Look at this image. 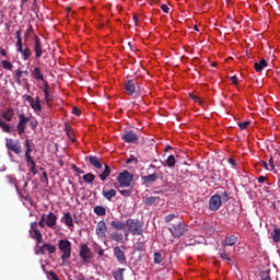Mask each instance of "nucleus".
I'll use <instances>...</instances> for the list:
<instances>
[{
  "label": "nucleus",
  "instance_id": "1",
  "mask_svg": "<svg viewBox=\"0 0 280 280\" xmlns=\"http://www.w3.org/2000/svg\"><path fill=\"white\" fill-rule=\"evenodd\" d=\"M173 220H176V222L172 223ZM164 222L165 224L172 223L171 226L168 228V231L171 235H173L177 240L183 237V235H185V233L189 231V228L185 222L180 221V217L178 214H167L164 219Z\"/></svg>",
  "mask_w": 280,
  "mask_h": 280
},
{
  "label": "nucleus",
  "instance_id": "2",
  "mask_svg": "<svg viewBox=\"0 0 280 280\" xmlns=\"http://www.w3.org/2000/svg\"><path fill=\"white\" fill-rule=\"evenodd\" d=\"M126 226L128 229V232L131 233V235H142L143 234V226L141 225V222H139V220L127 219Z\"/></svg>",
  "mask_w": 280,
  "mask_h": 280
},
{
  "label": "nucleus",
  "instance_id": "3",
  "mask_svg": "<svg viewBox=\"0 0 280 280\" xmlns=\"http://www.w3.org/2000/svg\"><path fill=\"white\" fill-rule=\"evenodd\" d=\"M58 246L59 250L62 253L61 261L65 264V261L71 257V243L69 240H60Z\"/></svg>",
  "mask_w": 280,
  "mask_h": 280
},
{
  "label": "nucleus",
  "instance_id": "4",
  "mask_svg": "<svg viewBox=\"0 0 280 280\" xmlns=\"http://www.w3.org/2000/svg\"><path fill=\"white\" fill-rule=\"evenodd\" d=\"M133 178L135 176L128 171L120 173L117 178L120 185V189H124V187H130V185H132Z\"/></svg>",
  "mask_w": 280,
  "mask_h": 280
},
{
  "label": "nucleus",
  "instance_id": "5",
  "mask_svg": "<svg viewBox=\"0 0 280 280\" xmlns=\"http://www.w3.org/2000/svg\"><path fill=\"white\" fill-rule=\"evenodd\" d=\"M79 257L84 261V264H91V259H93V252L86 243L80 245Z\"/></svg>",
  "mask_w": 280,
  "mask_h": 280
},
{
  "label": "nucleus",
  "instance_id": "6",
  "mask_svg": "<svg viewBox=\"0 0 280 280\" xmlns=\"http://www.w3.org/2000/svg\"><path fill=\"white\" fill-rule=\"evenodd\" d=\"M30 235L32 240L36 241L37 246L43 244V234L40 233V230H38V222L31 223Z\"/></svg>",
  "mask_w": 280,
  "mask_h": 280
},
{
  "label": "nucleus",
  "instance_id": "7",
  "mask_svg": "<svg viewBox=\"0 0 280 280\" xmlns=\"http://www.w3.org/2000/svg\"><path fill=\"white\" fill-rule=\"evenodd\" d=\"M137 89H139V81H137V79H130L125 81V91L130 97H132V95H136Z\"/></svg>",
  "mask_w": 280,
  "mask_h": 280
},
{
  "label": "nucleus",
  "instance_id": "8",
  "mask_svg": "<svg viewBox=\"0 0 280 280\" xmlns=\"http://www.w3.org/2000/svg\"><path fill=\"white\" fill-rule=\"evenodd\" d=\"M28 121H30V117L25 116V114L19 115V122L16 126L19 135L25 133V130L27 129Z\"/></svg>",
  "mask_w": 280,
  "mask_h": 280
},
{
  "label": "nucleus",
  "instance_id": "9",
  "mask_svg": "<svg viewBox=\"0 0 280 280\" xmlns=\"http://www.w3.org/2000/svg\"><path fill=\"white\" fill-rule=\"evenodd\" d=\"M222 207V197L220 195H213L209 199V210L218 211Z\"/></svg>",
  "mask_w": 280,
  "mask_h": 280
},
{
  "label": "nucleus",
  "instance_id": "10",
  "mask_svg": "<svg viewBox=\"0 0 280 280\" xmlns=\"http://www.w3.org/2000/svg\"><path fill=\"white\" fill-rule=\"evenodd\" d=\"M56 250H57L56 245L45 243L43 246L37 247L36 255H45V253H49V255H54Z\"/></svg>",
  "mask_w": 280,
  "mask_h": 280
},
{
  "label": "nucleus",
  "instance_id": "11",
  "mask_svg": "<svg viewBox=\"0 0 280 280\" xmlns=\"http://www.w3.org/2000/svg\"><path fill=\"white\" fill-rule=\"evenodd\" d=\"M5 148L14 154H21V142L19 140L7 139Z\"/></svg>",
  "mask_w": 280,
  "mask_h": 280
},
{
  "label": "nucleus",
  "instance_id": "12",
  "mask_svg": "<svg viewBox=\"0 0 280 280\" xmlns=\"http://www.w3.org/2000/svg\"><path fill=\"white\" fill-rule=\"evenodd\" d=\"M122 141H125V143H138L139 142V136L137 133H135V131L129 130L127 132H125L121 137Z\"/></svg>",
  "mask_w": 280,
  "mask_h": 280
},
{
  "label": "nucleus",
  "instance_id": "13",
  "mask_svg": "<svg viewBox=\"0 0 280 280\" xmlns=\"http://www.w3.org/2000/svg\"><path fill=\"white\" fill-rule=\"evenodd\" d=\"M26 102L30 103L31 108H33L35 113L43 110V105H40V98L38 96L34 100V97L26 95Z\"/></svg>",
  "mask_w": 280,
  "mask_h": 280
},
{
  "label": "nucleus",
  "instance_id": "14",
  "mask_svg": "<svg viewBox=\"0 0 280 280\" xmlns=\"http://www.w3.org/2000/svg\"><path fill=\"white\" fill-rule=\"evenodd\" d=\"M108 232V226L106 225V221H100L96 225L95 233L97 237H106V233Z\"/></svg>",
  "mask_w": 280,
  "mask_h": 280
},
{
  "label": "nucleus",
  "instance_id": "15",
  "mask_svg": "<svg viewBox=\"0 0 280 280\" xmlns=\"http://www.w3.org/2000/svg\"><path fill=\"white\" fill-rule=\"evenodd\" d=\"M33 49L35 52V58L38 59L43 57V44L40 43V38L36 35Z\"/></svg>",
  "mask_w": 280,
  "mask_h": 280
},
{
  "label": "nucleus",
  "instance_id": "16",
  "mask_svg": "<svg viewBox=\"0 0 280 280\" xmlns=\"http://www.w3.org/2000/svg\"><path fill=\"white\" fill-rule=\"evenodd\" d=\"M16 51H19V54H22L23 60H30L32 56V50L30 49V47L27 46L23 47V44H21L20 46H16Z\"/></svg>",
  "mask_w": 280,
  "mask_h": 280
},
{
  "label": "nucleus",
  "instance_id": "17",
  "mask_svg": "<svg viewBox=\"0 0 280 280\" xmlns=\"http://www.w3.org/2000/svg\"><path fill=\"white\" fill-rule=\"evenodd\" d=\"M56 224H58V217L54 212H49L46 219V226L48 229H56Z\"/></svg>",
  "mask_w": 280,
  "mask_h": 280
},
{
  "label": "nucleus",
  "instance_id": "18",
  "mask_svg": "<svg viewBox=\"0 0 280 280\" xmlns=\"http://www.w3.org/2000/svg\"><path fill=\"white\" fill-rule=\"evenodd\" d=\"M25 159L27 167H30L32 174H38V171H36V162L34 161V158H32V153H25Z\"/></svg>",
  "mask_w": 280,
  "mask_h": 280
},
{
  "label": "nucleus",
  "instance_id": "19",
  "mask_svg": "<svg viewBox=\"0 0 280 280\" xmlns=\"http://www.w3.org/2000/svg\"><path fill=\"white\" fill-rule=\"evenodd\" d=\"M85 161H89V163L95 167V170H102V161H100V158L95 155H88L85 158Z\"/></svg>",
  "mask_w": 280,
  "mask_h": 280
},
{
  "label": "nucleus",
  "instance_id": "20",
  "mask_svg": "<svg viewBox=\"0 0 280 280\" xmlns=\"http://www.w3.org/2000/svg\"><path fill=\"white\" fill-rule=\"evenodd\" d=\"M61 222L68 226V229H71L73 231V217L71 215V212H66L63 217L61 218Z\"/></svg>",
  "mask_w": 280,
  "mask_h": 280
},
{
  "label": "nucleus",
  "instance_id": "21",
  "mask_svg": "<svg viewBox=\"0 0 280 280\" xmlns=\"http://www.w3.org/2000/svg\"><path fill=\"white\" fill-rule=\"evenodd\" d=\"M114 256L119 264H124L126 261V254L124 253V250H121V247L119 246H116L114 248Z\"/></svg>",
  "mask_w": 280,
  "mask_h": 280
},
{
  "label": "nucleus",
  "instance_id": "22",
  "mask_svg": "<svg viewBox=\"0 0 280 280\" xmlns=\"http://www.w3.org/2000/svg\"><path fill=\"white\" fill-rule=\"evenodd\" d=\"M156 180H159V175H156V173L142 176L143 185H152V183H156Z\"/></svg>",
  "mask_w": 280,
  "mask_h": 280
},
{
  "label": "nucleus",
  "instance_id": "23",
  "mask_svg": "<svg viewBox=\"0 0 280 280\" xmlns=\"http://www.w3.org/2000/svg\"><path fill=\"white\" fill-rule=\"evenodd\" d=\"M102 196L105 198V200H108L109 202L113 201L115 196H117V190L115 189H109V190H102Z\"/></svg>",
  "mask_w": 280,
  "mask_h": 280
},
{
  "label": "nucleus",
  "instance_id": "24",
  "mask_svg": "<svg viewBox=\"0 0 280 280\" xmlns=\"http://www.w3.org/2000/svg\"><path fill=\"white\" fill-rule=\"evenodd\" d=\"M112 229L115 231H126V222L114 220L110 222Z\"/></svg>",
  "mask_w": 280,
  "mask_h": 280
},
{
  "label": "nucleus",
  "instance_id": "25",
  "mask_svg": "<svg viewBox=\"0 0 280 280\" xmlns=\"http://www.w3.org/2000/svg\"><path fill=\"white\" fill-rule=\"evenodd\" d=\"M32 77L35 80H40L42 82H45V74H43V70L40 68L35 67L32 71Z\"/></svg>",
  "mask_w": 280,
  "mask_h": 280
},
{
  "label": "nucleus",
  "instance_id": "26",
  "mask_svg": "<svg viewBox=\"0 0 280 280\" xmlns=\"http://www.w3.org/2000/svg\"><path fill=\"white\" fill-rule=\"evenodd\" d=\"M144 205L147 207H152V205H161V197H147Z\"/></svg>",
  "mask_w": 280,
  "mask_h": 280
},
{
  "label": "nucleus",
  "instance_id": "27",
  "mask_svg": "<svg viewBox=\"0 0 280 280\" xmlns=\"http://www.w3.org/2000/svg\"><path fill=\"white\" fill-rule=\"evenodd\" d=\"M124 272H126V268H118L112 271V276L115 280H124Z\"/></svg>",
  "mask_w": 280,
  "mask_h": 280
},
{
  "label": "nucleus",
  "instance_id": "28",
  "mask_svg": "<svg viewBox=\"0 0 280 280\" xmlns=\"http://www.w3.org/2000/svg\"><path fill=\"white\" fill-rule=\"evenodd\" d=\"M254 67L258 73H261V71H264V68L268 67V61H266V59H261L259 62H255Z\"/></svg>",
  "mask_w": 280,
  "mask_h": 280
},
{
  "label": "nucleus",
  "instance_id": "29",
  "mask_svg": "<svg viewBox=\"0 0 280 280\" xmlns=\"http://www.w3.org/2000/svg\"><path fill=\"white\" fill-rule=\"evenodd\" d=\"M2 118L5 119V121H12L14 118V109L12 107H9L3 114Z\"/></svg>",
  "mask_w": 280,
  "mask_h": 280
},
{
  "label": "nucleus",
  "instance_id": "30",
  "mask_svg": "<svg viewBox=\"0 0 280 280\" xmlns=\"http://www.w3.org/2000/svg\"><path fill=\"white\" fill-rule=\"evenodd\" d=\"M110 176V166L108 164H105L103 173L98 174V177L101 180H106Z\"/></svg>",
  "mask_w": 280,
  "mask_h": 280
},
{
  "label": "nucleus",
  "instance_id": "31",
  "mask_svg": "<svg viewBox=\"0 0 280 280\" xmlns=\"http://www.w3.org/2000/svg\"><path fill=\"white\" fill-rule=\"evenodd\" d=\"M66 135L70 141L75 142V138L73 136V128L70 127V125L65 126Z\"/></svg>",
  "mask_w": 280,
  "mask_h": 280
},
{
  "label": "nucleus",
  "instance_id": "32",
  "mask_svg": "<svg viewBox=\"0 0 280 280\" xmlns=\"http://www.w3.org/2000/svg\"><path fill=\"white\" fill-rule=\"evenodd\" d=\"M237 244V236L236 235H230L225 238V246H235Z\"/></svg>",
  "mask_w": 280,
  "mask_h": 280
},
{
  "label": "nucleus",
  "instance_id": "33",
  "mask_svg": "<svg viewBox=\"0 0 280 280\" xmlns=\"http://www.w3.org/2000/svg\"><path fill=\"white\" fill-rule=\"evenodd\" d=\"M0 65L5 71H12V69H14V65H12V62L9 60H1Z\"/></svg>",
  "mask_w": 280,
  "mask_h": 280
},
{
  "label": "nucleus",
  "instance_id": "34",
  "mask_svg": "<svg viewBox=\"0 0 280 280\" xmlns=\"http://www.w3.org/2000/svg\"><path fill=\"white\" fill-rule=\"evenodd\" d=\"M0 128L1 130H3V132H8V133L12 132V127L8 122H5V120L3 119H0Z\"/></svg>",
  "mask_w": 280,
  "mask_h": 280
},
{
  "label": "nucleus",
  "instance_id": "35",
  "mask_svg": "<svg viewBox=\"0 0 280 280\" xmlns=\"http://www.w3.org/2000/svg\"><path fill=\"white\" fill-rule=\"evenodd\" d=\"M145 243L144 242H138L133 245V250L136 252H141V253H145Z\"/></svg>",
  "mask_w": 280,
  "mask_h": 280
},
{
  "label": "nucleus",
  "instance_id": "36",
  "mask_svg": "<svg viewBox=\"0 0 280 280\" xmlns=\"http://www.w3.org/2000/svg\"><path fill=\"white\" fill-rule=\"evenodd\" d=\"M271 237L276 244L280 242V228H275Z\"/></svg>",
  "mask_w": 280,
  "mask_h": 280
},
{
  "label": "nucleus",
  "instance_id": "37",
  "mask_svg": "<svg viewBox=\"0 0 280 280\" xmlns=\"http://www.w3.org/2000/svg\"><path fill=\"white\" fill-rule=\"evenodd\" d=\"M94 213L98 217L106 215V208H104L103 206H96L94 208Z\"/></svg>",
  "mask_w": 280,
  "mask_h": 280
},
{
  "label": "nucleus",
  "instance_id": "38",
  "mask_svg": "<svg viewBox=\"0 0 280 280\" xmlns=\"http://www.w3.org/2000/svg\"><path fill=\"white\" fill-rule=\"evenodd\" d=\"M83 180L84 183H94L95 182V175L93 173H88L85 175H83Z\"/></svg>",
  "mask_w": 280,
  "mask_h": 280
},
{
  "label": "nucleus",
  "instance_id": "39",
  "mask_svg": "<svg viewBox=\"0 0 280 280\" xmlns=\"http://www.w3.org/2000/svg\"><path fill=\"white\" fill-rule=\"evenodd\" d=\"M153 261L154 264H162L163 262V255L161 254V252H155L153 254Z\"/></svg>",
  "mask_w": 280,
  "mask_h": 280
},
{
  "label": "nucleus",
  "instance_id": "40",
  "mask_svg": "<svg viewBox=\"0 0 280 280\" xmlns=\"http://www.w3.org/2000/svg\"><path fill=\"white\" fill-rule=\"evenodd\" d=\"M118 191L125 198H130V196H132V189H121V188H118Z\"/></svg>",
  "mask_w": 280,
  "mask_h": 280
},
{
  "label": "nucleus",
  "instance_id": "41",
  "mask_svg": "<svg viewBox=\"0 0 280 280\" xmlns=\"http://www.w3.org/2000/svg\"><path fill=\"white\" fill-rule=\"evenodd\" d=\"M166 165L167 167H174V165H176V158L174 155H170L166 159Z\"/></svg>",
  "mask_w": 280,
  "mask_h": 280
},
{
  "label": "nucleus",
  "instance_id": "42",
  "mask_svg": "<svg viewBox=\"0 0 280 280\" xmlns=\"http://www.w3.org/2000/svg\"><path fill=\"white\" fill-rule=\"evenodd\" d=\"M259 277H260L261 280H272V279L270 278V270L261 271V272L259 273Z\"/></svg>",
  "mask_w": 280,
  "mask_h": 280
},
{
  "label": "nucleus",
  "instance_id": "43",
  "mask_svg": "<svg viewBox=\"0 0 280 280\" xmlns=\"http://www.w3.org/2000/svg\"><path fill=\"white\" fill-rule=\"evenodd\" d=\"M15 38L18 40L16 44H15V47H19L20 45H23V39L21 38V30L16 31Z\"/></svg>",
  "mask_w": 280,
  "mask_h": 280
},
{
  "label": "nucleus",
  "instance_id": "44",
  "mask_svg": "<svg viewBox=\"0 0 280 280\" xmlns=\"http://www.w3.org/2000/svg\"><path fill=\"white\" fill-rule=\"evenodd\" d=\"M94 250L98 255V257H104V248H102V246L95 245Z\"/></svg>",
  "mask_w": 280,
  "mask_h": 280
},
{
  "label": "nucleus",
  "instance_id": "45",
  "mask_svg": "<svg viewBox=\"0 0 280 280\" xmlns=\"http://www.w3.org/2000/svg\"><path fill=\"white\" fill-rule=\"evenodd\" d=\"M24 145L26 148L25 154H32V147H30V139L25 140Z\"/></svg>",
  "mask_w": 280,
  "mask_h": 280
},
{
  "label": "nucleus",
  "instance_id": "46",
  "mask_svg": "<svg viewBox=\"0 0 280 280\" xmlns=\"http://www.w3.org/2000/svg\"><path fill=\"white\" fill-rule=\"evenodd\" d=\"M241 130H246L250 126V121H244V122H238L237 124Z\"/></svg>",
  "mask_w": 280,
  "mask_h": 280
},
{
  "label": "nucleus",
  "instance_id": "47",
  "mask_svg": "<svg viewBox=\"0 0 280 280\" xmlns=\"http://www.w3.org/2000/svg\"><path fill=\"white\" fill-rule=\"evenodd\" d=\"M133 162L136 164L139 163V160L135 155H130V158L126 160L127 164H130V163H133Z\"/></svg>",
  "mask_w": 280,
  "mask_h": 280
},
{
  "label": "nucleus",
  "instance_id": "48",
  "mask_svg": "<svg viewBox=\"0 0 280 280\" xmlns=\"http://www.w3.org/2000/svg\"><path fill=\"white\" fill-rule=\"evenodd\" d=\"M21 78H23V70H16V82L21 84Z\"/></svg>",
  "mask_w": 280,
  "mask_h": 280
},
{
  "label": "nucleus",
  "instance_id": "49",
  "mask_svg": "<svg viewBox=\"0 0 280 280\" xmlns=\"http://www.w3.org/2000/svg\"><path fill=\"white\" fill-rule=\"evenodd\" d=\"M221 259H223V261H231V257H229V254H226V252H223L220 254Z\"/></svg>",
  "mask_w": 280,
  "mask_h": 280
},
{
  "label": "nucleus",
  "instance_id": "50",
  "mask_svg": "<svg viewBox=\"0 0 280 280\" xmlns=\"http://www.w3.org/2000/svg\"><path fill=\"white\" fill-rule=\"evenodd\" d=\"M221 201L223 200V202H229V192L224 191L221 196Z\"/></svg>",
  "mask_w": 280,
  "mask_h": 280
},
{
  "label": "nucleus",
  "instance_id": "51",
  "mask_svg": "<svg viewBox=\"0 0 280 280\" xmlns=\"http://www.w3.org/2000/svg\"><path fill=\"white\" fill-rule=\"evenodd\" d=\"M72 113L73 115H77V117H80V115H82V110H80V108L78 107H73Z\"/></svg>",
  "mask_w": 280,
  "mask_h": 280
},
{
  "label": "nucleus",
  "instance_id": "52",
  "mask_svg": "<svg viewBox=\"0 0 280 280\" xmlns=\"http://www.w3.org/2000/svg\"><path fill=\"white\" fill-rule=\"evenodd\" d=\"M228 163H230V165H232V167H237V163H235V159H233V158L228 159Z\"/></svg>",
  "mask_w": 280,
  "mask_h": 280
},
{
  "label": "nucleus",
  "instance_id": "53",
  "mask_svg": "<svg viewBox=\"0 0 280 280\" xmlns=\"http://www.w3.org/2000/svg\"><path fill=\"white\" fill-rule=\"evenodd\" d=\"M161 10H163L165 14H170V7H167V4H162Z\"/></svg>",
  "mask_w": 280,
  "mask_h": 280
},
{
  "label": "nucleus",
  "instance_id": "54",
  "mask_svg": "<svg viewBox=\"0 0 280 280\" xmlns=\"http://www.w3.org/2000/svg\"><path fill=\"white\" fill-rule=\"evenodd\" d=\"M30 126H31L32 130H36V127L38 126V122L34 121V120H30Z\"/></svg>",
  "mask_w": 280,
  "mask_h": 280
},
{
  "label": "nucleus",
  "instance_id": "55",
  "mask_svg": "<svg viewBox=\"0 0 280 280\" xmlns=\"http://www.w3.org/2000/svg\"><path fill=\"white\" fill-rule=\"evenodd\" d=\"M231 82H232V84H235V86H237V83H238V79H237V75H233V77H231Z\"/></svg>",
  "mask_w": 280,
  "mask_h": 280
},
{
  "label": "nucleus",
  "instance_id": "56",
  "mask_svg": "<svg viewBox=\"0 0 280 280\" xmlns=\"http://www.w3.org/2000/svg\"><path fill=\"white\" fill-rule=\"evenodd\" d=\"M266 180H268V177H266V176H264V175H261V176L258 177V183H260V184L266 183Z\"/></svg>",
  "mask_w": 280,
  "mask_h": 280
},
{
  "label": "nucleus",
  "instance_id": "57",
  "mask_svg": "<svg viewBox=\"0 0 280 280\" xmlns=\"http://www.w3.org/2000/svg\"><path fill=\"white\" fill-rule=\"evenodd\" d=\"M44 95H45V102H48L49 103V90H44Z\"/></svg>",
  "mask_w": 280,
  "mask_h": 280
},
{
  "label": "nucleus",
  "instance_id": "58",
  "mask_svg": "<svg viewBox=\"0 0 280 280\" xmlns=\"http://www.w3.org/2000/svg\"><path fill=\"white\" fill-rule=\"evenodd\" d=\"M0 55H2L4 58H8V51L3 48H0Z\"/></svg>",
  "mask_w": 280,
  "mask_h": 280
},
{
  "label": "nucleus",
  "instance_id": "59",
  "mask_svg": "<svg viewBox=\"0 0 280 280\" xmlns=\"http://www.w3.org/2000/svg\"><path fill=\"white\" fill-rule=\"evenodd\" d=\"M44 91H49V82L44 79Z\"/></svg>",
  "mask_w": 280,
  "mask_h": 280
},
{
  "label": "nucleus",
  "instance_id": "60",
  "mask_svg": "<svg viewBox=\"0 0 280 280\" xmlns=\"http://www.w3.org/2000/svg\"><path fill=\"white\" fill-rule=\"evenodd\" d=\"M269 165H270L271 170H275V159H272V158L269 159Z\"/></svg>",
  "mask_w": 280,
  "mask_h": 280
},
{
  "label": "nucleus",
  "instance_id": "61",
  "mask_svg": "<svg viewBox=\"0 0 280 280\" xmlns=\"http://www.w3.org/2000/svg\"><path fill=\"white\" fill-rule=\"evenodd\" d=\"M37 226H40V229H45V226H47V223L44 222V221H39V222L37 223Z\"/></svg>",
  "mask_w": 280,
  "mask_h": 280
},
{
  "label": "nucleus",
  "instance_id": "62",
  "mask_svg": "<svg viewBox=\"0 0 280 280\" xmlns=\"http://www.w3.org/2000/svg\"><path fill=\"white\" fill-rule=\"evenodd\" d=\"M43 178L45 180V183H49V177L47 176V172H43Z\"/></svg>",
  "mask_w": 280,
  "mask_h": 280
},
{
  "label": "nucleus",
  "instance_id": "63",
  "mask_svg": "<svg viewBox=\"0 0 280 280\" xmlns=\"http://www.w3.org/2000/svg\"><path fill=\"white\" fill-rule=\"evenodd\" d=\"M72 167H73V170H75V172H77L78 174H84V171L78 168L77 165H73Z\"/></svg>",
  "mask_w": 280,
  "mask_h": 280
},
{
  "label": "nucleus",
  "instance_id": "64",
  "mask_svg": "<svg viewBox=\"0 0 280 280\" xmlns=\"http://www.w3.org/2000/svg\"><path fill=\"white\" fill-rule=\"evenodd\" d=\"M40 222L47 223V214H42Z\"/></svg>",
  "mask_w": 280,
  "mask_h": 280
}]
</instances>
